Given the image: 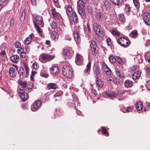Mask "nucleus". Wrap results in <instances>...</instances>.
<instances>
[{
	"label": "nucleus",
	"instance_id": "nucleus-45",
	"mask_svg": "<svg viewBox=\"0 0 150 150\" xmlns=\"http://www.w3.org/2000/svg\"><path fill=\"white\" fill-rule=\"evenodd\" d=\"M30 38H28V37L26 38L24 41L25 44L28 45L30 43L31 41V40Z\"/></svg>",
	"mask_w": 150,
	"mask_h": 150
},
{
	"label": "nucleus",
	"instance_id": "nucleus-17",
	"mask_svg": "<svg viewBox=\"0 0 150 150\" xmlns=\"http://www.w3.org/2000/svg\"><path fill=\"white\" fill-rule=\"evenodd\" d=\"M66 12L68 16L69 17H71L74 13L72 9L71 6H69L67 7L66 8Z\"/></svg>",
	"mask_w": 150,
	"mask_h": 150
},
{
	"label": "nucleus",
	"instance_id": "nucleus-9",
	"mask_svg": "<svg viewBox=\"0 0 150 150\" xmlns=\"http://www.w3.org/2000/svg\"><path fill=\"white\" fill-rule=\"evenodd\" d=\"M50 74L53 76H55L58 74L59 72L58 67L56 66H54L50 69Z\"/></svg>",
	"mask_w": 150,
	"mask_h": 150
},
{
	"label": "nucleus",
	"instance_id": "nucleus-16",
	"mask_svg": "<svg viewBox=\"0 0 150 150\" xmlns=\"http://www.w3.org/2000/svg\"><path fill=\"white\" fill-rule=\"evenodd\" d=\"M103 67L104 68L105 73L108 76H109L111 75V71L105 64H103Z\"/></svg>",
	"mask_w": 150,
	"mask_h": 150
},
{
	"label": "nucleus",
	"instance_id": "nucleus-34",
	"mask_svg": "<svg viewBox=\"0 0 150 150\" xmlns=\"http://www.w3.org/2000/svg\"><path fill=\"white\" fill-rule=\"evenodd\" d=\"M119 21L122 23L125 22V18L123 14H120L118 15Z\"/></svg>",
	"mask_w": 150,
	"mask_h": 150
},
{
	"label": "nucleus",
	"instance_id": "nucleus-13",
	"mask_svg": "<svg viewBox=\"0 0 150 150\" xmlns=\"http://www.w3.org/2000/svg\"><path fill=\"white\" fill-rule=\"evenodd\" d=\"M52 14L55 20H58L61 18L60 14L57 12L55 8H53L51 10Z\"/></svg>",
	"mask_w": 150,
	"mask_h": 150
},
{
	"label": "nucleus",
	"instance_id": "nucleus-37",
	"mask_svg": "<svg viewBox=\"0 0 150 150\" xmlns=\"http://www.w3.org/2000/svg\"><path fill=\"white\" fill-rule=\"evenodd\" d=\"M124 11L127 13L130 11L131 10V8L129 5L127 4H125V6L124 8Z\"/></svg>",
	"mask_w": 150,
	"mask_h": 150
},
{
	"label": "nucleus",
	"instance_id": "nucleus-14",
	"mask_svg": "<svg viewBox=\"0 0 150 150\" xmlns=\"http://www.w3.org/2000/svg\"><path fill=\"white\" fill-rule=\"evenodd\" d=\"M75 62L78 65H81L82 62V57L81 55L77 54L76 57Z\"/></svg>",
	"mask_w": 150,
	"mask_h": 150
},
{
	"label": "nucleus",
	"instance_id": "nucleus-18",
	"mask_svg": "<svg viewBox=\"0 0 150 150\" xmlns=\"http://www.w3.org/2000/svg\"><path fill=\"white\" fill-rule=\"evenodd\" d=\"M115 5L121 6L124 3L123 0H110Z\"/></svg>",
	"mask_w": 150,
	"mask_h": 150
},
{
	"label": "nucleus",
	"instance_id": "nucleus-53",
	"mask_svg": "<svg viewBox=\"0 0 150 150\" xmlns=\"http://www.w3.org/2000/svg\"><path fill=\"white\" fill-rule=\"evenodd\" d=\"M112 34L118 36L120 35V33L117 31L115 30H113L112 32Z\"/></svg>",
	"mask_w": 150,
	"mask_h": 150
},
{
	"label": "nucleus",
	"instance_id": "nucleus-58",
	"mask_svg": "<svg viewBox=\"0 0 150 150\" xmlns=\"http://www.w3.org/2000/svg\"><path fill=\"white\" fill-rule=\"evenodd\" d=\"M62 92L61 91H59L58 92H57L55 94L54 96V97H58L60 96L62 94Z\"/></svg>",
	"mask_w": 150,
	"mask_h": 150
},
{
	"label": "nucleus",
	"instance_id": "nucleus-30",
	"mask_svg": "<svg viewBox=\"0 0 150 150\" xmlns=\"http://www.w3.org/2000/svg\"><path fill=\"white\" fill-rule=\"evenodd\" d=\"M101 26L97 23H94L93 24V29L94 31L96 33H99V32H98V30H100L101 28Z\"/></svg>",
	"mask_w": 150,
	"mask_h": 150
},
{
	"label": "nucleus",
	"instance_id": "nucleus-35",
	"mask_svg": "<svg viewBox=\"0 0 150 150\" xmlns=\"http://www.w3.org/2000/svg\"><path fill=\"white\" fill-rule=\"evenodd\" d=\"M144 69L147 75L150 76V66L149 65H146L144 67Z\"/></svg>",
	"mask_w": 150,
	"mask_h": 150
},
{
	"label": "nucleus",
	"instance_id": "nucleus-59",
	"mask_svg": "<svg viewBox=\"0 0 150 150\" xmlns=\"http://www.w3.org/2000/svg\"><path fill=\"white\" fill-rule=\"evenodd\" d=\"M36 71H32V72L31 75L30 76V79L33 80V77L36 74Z\"/></svg>",
	"mask_w": 150,
	"mask_h": 150
},
{
	"label": "nucleus",
	"instance_id": "nucleus-57",
	"mask_svg": "<svg viewBox=\"0 0 150 150\" xmlns=\"http://www.w3.org/2000/svg\"><path fill=\"white\" fill-rule=\"evenodd\" d=\"M132 107L129 106L127 107L126 110L127 112H132Z\"/></svg>",
	"mask_w": 150,
	"mask_h": 150
},
{
	"label": "nucleus",
	"instance_id": "nucleus-7",
	"mask_svg": "<svg viewBox=\"0 0 150 150\" xmlns=\"http://www.w3.org/2000/svg\"><path fill=\"white\" fill-rule=\"evenodd\" d=\"M41 105V102L40 101L37 100L35 101L31 105V110L34 111L38 110L40 108Z\"/></svg>",
	"mask_w": 150,
	"mask_h": 150
},
{
	"label": "nucleus",
	"instance_id": "nucleus-38",
	"mask_svg": "<svg viewBox=\"0 0 150 150\" xmlns=\"http://www.w3.org/2000/svg\"><path fill=\"white\" fill-rule=\"evenodd\" d=\"M72 17L73 21L74 23H76L78 22V17L75 12H74L71 16Z\"/></svg>",
	"mask_w": 150,
	"mask_h": 150
},
{
	"label": "nucleus",
	"instance_id": "nucleus-61",
	"mask_svg": "<svg viewBox=\"0 0 150 150\" xmlns=\"http://www.w3.org/2000/svg\"><path fill=\"white\" fill-rule=\"evenodd\" d=\"M40 75L42 77H44L46 78L48 77L49 76V75L48 74H41Z\"/></svg>",
	"mask_w": 150,
	"mask_h": 150
},
{
	"label": "nucleus",
	"instance_id": "nucleus-26",
	"mask_svg": "<svg viewBox=\"0 0 150 150\" xmlns=\"http://www.w3.org/2000/svg\"><path fill=\"white\" fill-rule=\"evenodd\" d=\"M47 87L49 89H55L57 88V86L55 83H50L47 85Z\"/></svg>",
	"mask_w": 150,
	"mask_h": 150
},
{
	"label": "nucleus",
	"instance_id": "nucleus-19",
	"mask_svg": "<svg viewBox=\"0 0 150 150\" xmlns=\"http://www.w3.org/2000/svg\"><path fill=\"white\" fill-rule=\"evenodd\" d=\"M16 74V72L15 69L13 67H11L9 69V74L11 77H15Z\"/></svg>",
	"mask_w": 150,
	"mask_h": 150
},
{
	"label": "nucleus",
	"instance_id": "nucleus-23",
	"mask_svg": "<svg viewBox=\"0 0 150 150\" xmlns=\"http://www.w3.org/2000/svg\"><path fill=\"white\" fill-rule=\"evenodd\" d=\"M136 107L138 110H141L142 109L143 107L142 102L140 101L137 102L136 104Z\"/></svg>",
	"mask_w": 150,
	"mask_h": 150
},
{
	"label": "nucleus",
	"instance_id": "nucleus-39",
	"mask_svg": "<svg viewBox=\"0 0 150 150\" xmlns=\"http://www.w3.org/2000/svg\"><path fill=\"white\" fill-rule=\"evenodd\" d=\"M104 5L106 9H110V8L111 4L110 2L108 1H105L104 2Z\"/></svg>",
	"mask_w": 150,
	"mask_h": 150
},
{
	"label": "nucleus",
	"instance_id": "nucleus-22",
	"mask_svg": "<svg viewBox=\"0 0 150 150\" xmlns=\"http://www.w3.org/2000/svg\"><path fill=\"white\" fill-rule=\"evenodd\" d=\"M141 72L140 71L134 73L132 76V78L133 79H136L139 78L140 76Z\"/></svg>",
	"mask_w": 150,
	"mask_h": 150
},
{
	"label": "nucleus",
	"instance_id": "nucleus-10",
	"mask_svg": "<svg viewBox=\"0 0 150 150\" xmlns=\"http://www.w3.org/2000/svg\"><path fill=\"white\" fill-rule=\"evenodd\" d=\"M34 17L37 23L40 25L42 27H43L44 24L42 16L37 14H35Z\"/></svg>",
	"mask_w": 150,
	"mask_h": 150
},
{
	"label": "nucleus",
	"instance_id": "nucleus-15",
	"mask_svg": "<svg viewBox=\"0 0 150 150\" xmlns=\"http://www.w3.org/2000/svg\"><path fill=\"white\" fill-rule=\"evenodd\" d=\"M74 37L75 41L76 42V44L79 43L80 42V37L79 34L77 31H75L74 33Z\"/></svg>",
	"mask_w": 150,
	"mask_h": 150
},
{
	"label": "nucleus",
	"instance_id": "nucleus-6",
	"mask_svg": "<svg viewBox=\"0 0 150 150\" xmlns=\"http://www.w3.org/2000/svg\"><path fill=\"white\" fill-rule=\"evenodd\" d=\"M54 57V55H50L45 53H42L40 56V58L47 61H50L53 59Z\"/></svg>",
	"mask_w": 150,
	"mask_h": 150
},
{
	"label": "nucleus",
	"instance_id": "nucleus-29",
	"mask_svg": "<svg viewBox=\"0 0 150 150\" xmlns=\"http://www.w3.org/2000/svg\"><path fill=\"white\" fill-rule=\"evenodd\" d=\"M71 69V66L70 65H65L63 67L62 69L63 74V73L67 72V71Z\"/></svg>",
	"mask_w": 150,
	"mask_h": 150
},
{
	"label": "nucleus",
	"instance_id": "nucleus-42",
	"mask_svg": "<svg viewBox=\"0 0 150 150\" xmlns=\"http://www.w3.org/2000/svg\"><path fill=\"white\" fill-rule=\"evenodd\" d=\"M26 15V11L24 10L22 12V15L20 18V19L21 20H22L23 19L24 20L25 16Z\"/></svg>",
	"mask_w": 150,
	"mask_h": 150
},
{
	"label": "nucleus",
	"instance_id": "nucleus-44",
	"mask_svg": "<svg viewBox=\"0 0 150 150\" xmlns=\"http://www.w3.org/2000/svg\"><path fill=\"white\" fill-rule=\"evenodd\" d=\"M96 16L98 20L101 19L103 18L102 14L100 13H97Z\"/></svg>",
	"mask_w": 150,
	"mask_h": 150
},
{
	"label": "nucleus",
	"instance_id": "nucleus-54",
	"mask_svg": "<svg viewBox=\"0 0 150 150\" xmlns=\"http://www.w3.org/2000/svg\"><path fill=\"white\" fill-rule=\"evenodd\" d=\"M20 57L21 58H25L26 56V53L23 51L20 54Z\"/></svg>",
	"mask_w": 150,
	"mask_h": 150
},
{
	"label": "nucleus",
	"instance_id": "nucleus-40",
	"mask_svg": "<svg viewBox=\"0 0 150 150\" xmlns=\"http://www.w3.org/2000/svg\"><path fill=\"white\" fill-rule=\"evenodd\" d=\"M116 59V58L112 55H110L109 57V61L112 64H114L115 62Z\"/></svg>",
	"mask_w": 150,
	"mask_h": 150
},
{
	"label": "nucleus",
	"instance_id": "nucleus-5",
	"mask_svg": "<svg viewBox=\"0 0 150 150\" xmlns=\"http://www.w3.org/2000/svg\"><path fill=\"white\" fill-rule=\"evenodd\" d=\"M24 66L25 71V74L24 70L22 67H21L19 69V72L18 73L20 77L21 76L25 75V77H27L29 74V69L27 65L25 63H24Z\"/></svg>",
	"mask_w": 150,
	"mask_h": 150
},
{
	"label": "nucleus",
	"instance_id": "nucleus-32",
	"mask_svg": "<svg viewBox=\"0 0 150 150\" xmlns=\"http://www.w3.org/2000/svg\"><path fill=\"white\" fill-rule=\"evenodd\" d=\"M106 94L107 96L110 97H115L117 96V95L114 92L111 91L106 92Z\"/></svg>",
	"mask_w": 150,
	"mask_h": 150
},
{
	"label": "nucleus",
	"instance_id": "nucleus-11",
	"mask_svg": "<svg viewBox=\"0 0 150 150\" xmlns=\"http://www.w3.org/2000/svg\"><path fill=\"white\" fill-rule=\"evenodd\" d=\"M33 23L34 24V27L39 35L41 37H43L44 35L42 30L39 26L35 21H33Z\"/></svg>",
	"mask_w": 150,
	"mask_h": 150
},
{
	"label": "nucleus",
	"instance_id": "nucleus-8",
	"mask_svg": "<svg viewBox=\"0 0 150 150\" xmlns=\"http://www.w3.org/2000/svg\"><path fill=\"white\" fill-rule=\"evenodd\" d=\"M143 18L145 23L147 25H150V14L146 12L144 13Z\"/></svg>",
	"mask_w": 150,
	"mask_h": 150
},
{
	"label": "nucleus",
	"instance_id": "nucleus-27",
	"mask_svg": "<svg viewBox=\"0 0 150 150\" xmlns=\"http://www.w3.org/2000/svg\"><path fill=\"white\" fill-rule=\"evenodd\" d=\"M99 70V69L97 67H93V72L95 75H96V78H97L99 76L100 74Z\"/></svg>",
	"mask_w": 150,
	"mask_h": 150
},
{
	"label": "nucleus",
	"instance_id": "nucleus-25",
	"mask_svg": "<svg viewBox=\"0 0 150 150\" xmlns=\"http://www.w3.org/2000/svg\"><path fill=\"white\" fill-rule=\"evenodd\" d=\"M58 34L56 32H52L51 35V38L54 40L56 41L57 40L59 37Z\"/></svg>",
	"mask_w": 150,
	"mask_h": 150
},
{
	"label": "nucleus",
	"instance_id": "nucleus-33",
	"mask_svg": "<svg viewBox=\"0 0 150 150\" xmlns=\"http://www.w3.org/2000/svg\"><path fill=\"white\" fill-rule=\"evenodd\" d=\"M96 81V85L98 87L101 88L103 86V83L101 79H97Z\"/></svg>",
	"mask_w": 150,
	"mask_h": 150
},
{
	"label": "nucleus",
	"instance_id": "nucleus-4",
	"mask_svg": "<svg viewBox=\"0 0 150 150\" xmlns=\"http://www.w3.org/2000/svg\"><path fill=\"white\" fill-rule=\"evenodd\" d=\"M115 70L116 75L120 78L123 79L125 77L123 70L122 68L119 66H116L115 68Z\"/></svg>",
	"mask_w": 150,
	"mask_h": 150
},
{
	"label": "nucleus",
	"instance_id": "nucleus-20",
	"mask_svg": "<svg viewBox=\"0 0 150 150\" xmlns=\"http://www.w3.org/2000/svg\"><path fill=\"white\" fill-rule=\"evenodd\" d=\"M63 75L67 78H71L73 75V72L71 69L65 73H63Z\"/></svg>",
	"mask_w": 150,
	"mask_h": 150
},
{
	"label": "nucleus",
	"instance_id": "nucleus-48",
	"mask_svg": "<svg viewBox=\"0 0 150 150\" xmlns=\"http://www.w3.org/2000/svg\"><path fill=\"white\" fill-rule=\"evenodd\" d=\"M50 25L52 28L54 29L56 28L57 26V23L54 22H53L52 23L50 24Z\"/></svg>",
	"mask_w": 150,
	"mask_h": 150
},
{
	"label": "nucleus",
	"instance_id": "nucleus-24",
	"mask_svg": "<svg viewBox=\"0 0 150 150\" xmlns=\"http://www.w3.org/2000/svg\"><path fill=\"white\" fill-rule=\"evenodd\" d=\"M133 83V82L129 79L126 80L124 82V85L127 87L132 86Z\"/></svg>",
	"mask_w": 150,
	"mask_h": 150
},
{
	"label": "nucleus",
	"instance_id": "nucleus-64",
	"mask_svg": "<svg viewBox=\"0 0 150 150\" xmlns=\"http://www.w3.org/2000/svg\"><path fill=\"white\" fill-rule=\"evenodd\" d=\"M25 49L27 52H28L30 51L29 47L28 46H26L25 47Z\"/></svg>",
	"mask_w": 150,
	"mask_h": 150
},
{
	"label": "nucleus",
	"instance_id": "nucleus-47",
	"mask_svg": "<svg viewBox=\"0 0 150 150\" xmlns=\"http://www.w3.org/2000/svg\"><path fill=\"white\" fill-rule=\"evenodd\" d=\"M96 44L95 42L93 41H91L90 45V47L91 48L97 47L96 45Z\"/></svg>",
	"mask_w": 150,
	"mask_h": 150
},
{
	"label": "nucleus",
	"instance_id": "nucleus-50",
	"mask_svg": "<svg viewBox=\"0 0 150 150\" xmlns=\"http://www.w3.org/2000/svg\"><path fill=\"white\" fill-rule=\"evenodd\" d=\"M21 45L20 42L19 41H17L14 44V46L16 48H20Z\"/></svg>",
	"mask_w": 150,
	"mask_h": 150
},
{
	"label": "nucleus",
	"instance_id": "nucleus-49",
	"mask_svg": "<svg viewBox=\"0 0 150 150\" xmlns=\"http://www.w3.org/2000/svg\"><path fill=\"white\" fill-rule=\"evenodd\" d=\"M87 11L90 15H92L93 13L92 8L91 7L89 6L87 8Z\"/></svg>",
	"mask_w": 150,
	"mask_h": 150
},
{
	"label": "nucleus",
	"instance_id": "nucleus-63",
	"mask_svg": "<svg viewBox=\"0 0 150 150\" xmlns=\"http://www.w3.org/2000/svg\"><path fill=\"white\" fill-rule=\"evenodd\" d=\"M37 1L36 0H31V4L34 5H36L37 4Z\"/></svg>",
	"mask_w": 150,
	"mask_h": 150
},
{
	"label": "nucleus",
	"instance_id": "nucleus-41",
	"mask_svg": "<svg viewBox=\"0 0 150 150\" xmlns=\"http://www.w3.org/2000/svg\"><path fill=\"white\" fill-rule=\"evenodd\" d=\"M98 32L99 33H96L100 37H103L104 35V32L103 29L101 28H100V30L98 31Z\"/></svg>",
	"mask_w": 150,
	"mask_h": 150
},
{
	"label": "nucleus",
	"instance_id": "nucleus-1",
	"mask_svg": "<svg viewBox=\"0 0 150 150\" xmlns=\"http://www.w3.org/2000/svg\"><path fill=\"white\" fill-rule=\"evenodd\" d=\"M87 0H79L77 3V10L79 13L81 18L84 20L86 16L85 12L86 7L85 4Z\"/></svg>",
	"mask_w": 150,
	"mask_h": 150
},
{
	"label": "nucleus",
	"instance_id": "nucleus-31",
	"mask_svg": "<svg viewBox=\"0 0 150 150\" xmlns=\"http://www.w3.org/2000/svg\"><path fill=\"white\" fill-rule=\"evenodd\" d=\"M98 52L97 47L91 48L90 49V53H91L93 55H95Z\"/></svg>",
	"mask_w": 150,
	"mask_h": 150
},
{
	"label": "nucleus",
	"instance_id": "nucleus-28",
	"mask_svg": "<svg viewBox=\"0 0 150 150\" xmlns=\"http://www.w3.org/2000/svg\"><path fill=\"white\" fill-rule=\"evenodd\" d=\"M91 62H89L87 65L86 68L84 70V72L85 74H89L90 71L91 67Z\"/></svg>",
	"mask_w": 150,
	"mask_h": 150
},
{
	"label": "nucleus",
	"instance_id": "nucleus-51",
	"mask_svg": "<svg viewBox=\"0 0 150 150\" xmlns=\"http://www.w3.org/2000/svg\"><path fill=\"white\" fill-rule=\"evenodd\" d=\"M32 66L34 69H37L39 67V65H38L37 62H35L33 64Z\"/></svg>",
	"mask_w": 150,
	"mask_h": 150
},
{
	"label": "nucleus",
	"instance_id": "nucleus-21",
	"mask_svg": "<svg viewBox=\"0 0 150 150\" xmlns=\"http://www.w3.org/2000/svg\"><path fill=\"white\" fill-rule=\"evenodd\" d=\"M10 59L12 62L16 63L19 60V57L17 55H14L10 57Z\"/></svg>",
	"mask_w": 150,
	"mask_h": 150
},
{
	"label": "nucleus",
	"instance_id": "nucleus-46",
	"mask_svg": "<svg viewBox=\"0 0 150 150\" xmlns=\"http://www.w3.org/2000/svg\"><path fill=\"white\" fill-rule=\"evenodd\" d=\"M101 128L102 130L103 133V134H107V135L106 136H108V133L107 132V130L104 127H102Z\"/></svg>",
	"mask_w": 150,
	"mask_h": 150
},
{
	"label": "nucleus",
	"instance_id": "nucleus-62",
	"mask_svg": "<svg viewBox=\"0 0 150 150\" xmlns=\"http://www.w3.org/2000/svg\"><path fill=\"white\" fill-rule=\"evenodd\" d=\"M137 68V66H133L131 68V70L132 71H134L136 70Z\"/></svg>",
	"mask_w": 150,
	"mask_h": 150
},
{
	"label": "nucleus",
	"instance_id": "nucleus-2",
	"mask_svg": "<svg viewBox=\"0 0 150 150\" xmlns=\"http://www.w3.org/2000/svg\"><path fill=\"white\" fill-rule=\"evenodd\" d=\"M20 84L21 87L18 91L19 96L20 97L21 100L23 101L26 100L28 98V94L25 93V88L27 87V82L25 81H21L20 82Z\"/></svg>",
	"mask_w": 150,
	"mask_h": 150
},
{
	"label": "nucleus",
	"instance_id": "nucleus-56",
	"mask_svg": "<svg viewBox=\"0 0 150 150\" xmlns=\"http://www.w3.org/2000/svg\"><path fill=\"white\" fill-rule=\"evenodd\" d=\"M111 39L108 38L106 40V42L107 43V44L108 46H111Z\"/></svg>",
	"mask_w": 150,
	"mask_h": 150
},
{
	"label": "nucleus",
	"instance_id": "nucleus-52",
	"mask_svg": "<svg viewBox=\"0 0 150 150\" xmlns=\"http://www.w3.org/2000/svg\"><path fill=\"white\" fill-rule=\"evenodd\" d=\"M20 49L17 50V52L18 54H21L24 51V48L23 47H21Z\"/></svg>",
	"mask_w": 150,
	"mask_h": 150
},
{
	"label": "nucleus",
	"instance_id": "nucleus-60",
	"mask_svg": "<svg viewBox=\"0 0 150 150\" xmlns=\"http://www.w3.org/2000/svg\"><path fill=\"white\" fill-rule=\"evenodd\" d=\"M6 54L5 51L4 50H1V52H0V55L1 56H4Z\"/></svg>",
	"mask_w": 150,
	"mask_h": 150
},
{
	"label": "nucleus",
	"instance_id": "nucleus-36",
	"mask_svg": "<svg viewBox=\"0 0 150 150\" xmlns=\"http://www.w3.org/2000/svg\"><path fill=\"white\" fill-rule=\"evenodd\" d=\"M129 36L132 38L136 37L137 36V31L135 30L132 31L129 34Z\"/></svg>",
	"mask_w": 150,
	"mask_h": 150
},
{
	"label": "nucleus",
	"instance_id": "nucleus-12",
	"mask_svg": "<svg viewBox=\"0 0 150 150\" xmlns=\"http://www.w3.org/2000/svg\"><path fill=\"white\" fill-rule=\"evenodd\" d=\"M64 56L68 57H70L72 55V51L69 47H67L64 50L63 52Z\"/></svg>",
	"mask_w": 150,
	"mask_h": 150
},
{
	"label": "nucleus",
	"instance_id": "nucleus-55",
	"mask_svg": "<svg viewBox=\"0 0 150 150\" xmlns=\"http://www.w3.org/2000/svg\"><path fill=\"white\" fill-rule=\"evenodd\" d=\"M116 61H117V63L120 64L122 63L121 59L119 57H117L116 58Z\"/></svg>",
	"mask_w": 150,
	"mask_h": 150
},
{
	"label": "nucleus",
	"instance_id": "nucleus-3",
	"mask_svg": "<svg viewBox=\"0 0 150 150\" xmlns=\"http://www.w3.org/2000/svg\"><path fill=\"white\" fill-rule=\"evenodd\" d=\"M117 42L121 46L125 47H128L130 43V40L124 37H121L119 38Z\"/></svg>",
	"mask_w": 150,
	"mask_h": 150
},
{
	"label": "nucleus",
	"instance_id": "nucleus-43",
	"mask_svg": "<svg viewBox=\"0 0 150 150\" xmlns=\"http://www.w3.org/2000/svg\"><path fill=\"white\" fill-rule=\"evenodd\" d=\"M133 3L134 6L137 8L139 7V0H133Z\"/></svg>",
	"mask_w": 150,
	"mask_h": 150
}]
</instances>
